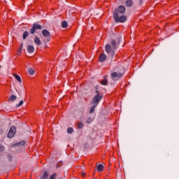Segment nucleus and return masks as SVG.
Masks as SVG:
<instances>
[{
	"instance_id": "f257e3e1",
	"label": "nucleus",
	"mask_w": 179,
	"mask_h": 179,
	"mask_svg": "<svg viewBox=\"0 0 179 179\" xmlns=\"http://www.w3.org/2000/svg\"><path fill=\"white\" fill-rule=\"evenodd\" d=\"M110 44L106 45L105 49L108 57L113 58L114 55H115V50H117V42L115 40H112Z\"/></svg>"
},
{
	"instance_id": "f03ea898",
	"label": "nucleus",
	"mask_w": 179,
	"mask_h": 179,
	"mask_svg": "<svg viewBox=\"0 0 179 179\" xmlns=\"http://www.w3.org/2000/svg\"><path fill=\"white\" fill-rule=\"evenodd\" d=\"M113 17L117 23H124L127 21V16L120 15L117 11L113 13Z\"/></svg>"
},
{
	"instance_id": "7ed1b4c3",
	"label": "nucleus",
	"mask_w": 179,
	"mask_h": 179,
	"mask_svg": "<svg viewBox=\"0 0 179 179\" xmlns=\"http://www.w3.org/2000/svg\"><path fill=\"white\" fill-rule=\"evenodd\" d=\"M96 94L92 99V103L95 106H98L100 101L103 99V96L100 95V92L96 91Z\"/></svg>"
},
{
	"instance_id": "20e7f679",
	"label": "nucleus",
	"mask_w": 179,
	"mask_h": 179,
	"mask_svg": "<svg viewBox=\"0 0 179 179\" xmlns=\"http://www.w3.org/2000/svg\"><path fill=\"white\" fill-rule=\"evenodd\" d=\"M42 34L43 37H45L44 38L45 43H48V41H51V34L47 29H43L42 31Z\"/></svg>"
},
{
	"instance_id": "39448f33",
	"label": "nucleus",
	"mask_w": 179,
	"mask_h": 179,
	"mask_svg": "<svg viewBox=\"0 0 179 179\" xmlns=\"http://www.w3.org/2000/svg\"><path fill=\"white\" fill-rule=\"evenodd\" d=\"M122 76V73L120 72L111 73V78L113 80H118L119 79H121Z\"/></svg>"
},
{
	"instance_id": "423d86ee",
	"label": "nucleus",
	"mask_w": 179,
	"mask_h": 179,
	"mask_svg": "<svg viewBox=\"0 0 179 179\" xmlns=\"http://www.w3.org/2000/svg\"><path fill=\"white\" fill-rule=\"evenodd\" d=\"M41 29H43L41 25H40L37 23H35L33 24V27H31V29L30 30V33H31V34H34V32L36 31V30H41Z\"/></svg>"
},
{
	"instance_id": "0eeeda50",
	"label": "nucleus",
	"mask_w": 179,
	"mask_h": 179,
	"mask_svg": "<svg viewBox=\"0 0 179 179\" xmlns=\"http://www.w3.org/2000/svg\"><path fill=\"white\" fill-rule=\"evenodd\" d=\"M16 134V127L15 126H12L8 131L7 135L8 138H13L15 134Z\"/></svg>"
},
{
	"instance_id": "6e6552de",
	"label": "nucleus",
	"mask_w": 179,
	"mask_h": 179,
	"mask_svg": "<svg viewBox=\"0 0 179 179\" xmlns=\"http://www.w3.org/2000/svg\"><path fill=\"white\" fill-rule=\"evenodd\" d=\"M114 12H117L119 15L120 13L122 15L125 13V7L124 6H120Z\"/></svg>"
},
{
	"instance_id": "1a4fd4ad",
	"label": "nucleus",
	"mask_w": 179,
	"mask_h": 179,
	"mask_svg": "<svg viewBox=\"0 0 179 179\" xmlns=\"http://www.w3.org/2000/svg\"><path fill=\"white\" fill-rule=\"evenodd\" d=\"M106 59H107V55H106V54L102 53L101 55H100V56H99L100 62H104V61H106Z\"/></svg>"
},
{
	"instance_id": "9d476101",
	"label": "nucleus",
	"mask_w": 179,
	"mask_h": 179,
	"mask_svg": "<svg viewBox=\"0 0 179 179\" xmlns=\"http://www.w3.org/2000/svg\"><path fill=\"white\" fill-rule=\"evenodd\" d=\"M27 52L29 54H32V52H34V47L33 45H28L27 46Z\"/></svg>"
},
{
	"instance_id": "9b49d317",
	"label": "nucleus",
	"mask_w": 179,
	"mask_h": 179,
	"mask_svg": "<svg viewBox=\"0 0 179 179\" xmlns=\"http://www.w3.org/2000/svg\"><path fill=\"white\" fill-rule=\"evenodd\" d=\"M13 76L15 79L17 80V82H19L20 83H22V78H20L19 75H17V73H14Z\"/></svg>"
},
{
	"instance_id": "f8f14e48",
	"label": "nucleus",
	"mask_w": 179,
	"mask_h": 179,
	"mask_svg": "<svg viewBox=\"0 0 179 179\" xmlns=\"http://www.w3.org/2000/svg\"><path fill=\"white\" fill-rule=\"evenodd\" d=\"M96 170H97V171H104V166H103L102 164H99L96 166Z\"/></svg>"
},
{
	"instance_id": "ddd939ff",
	"label": "nucleus",
	"mask_w": 179,
	"mask_h": 179,
	"mask_svg": "<svg viewBox=\"0 0 179 179\" xmlns=\"http://www.w3.org/2000/svg\"><path fill=\"white\" fill-rule=\"evenodd\" d=\"M48 178V173L45 171L43 174L41 176V179H47Z\"/></svg>"
},
{
	"instance_id": "4468645a",
	"label": "nucleus",
	"mask_w": 179,
	"mask_h": 179,
	"mask_svg": "<svg viewBox=\"0 0 179 179\" xmlns=\"http://www.w3.org/2000/svg\"><path fill=\"white\" fill-rule=\"evenodd\" d=\"M35 44H37V45H40L41 44V41H40V38L38 37H36L34 39Z\"/></svg>"
},
{
	"instance_id": "2eb2a0df",
	"label": "nucleus",
	"mask_w": 179,
	"mask_h": 179,
	"mask_svg": "<svg viewBox=\"0 0 179 179\" xmlns=\"http://www.w3.org/2000/svg\"><path fill=\"white\" fill-rule=\"evenodd\" d=\"M62 27H63V29H66V27H68V22H66V21H63L62 22Z\"/></svg>"
},
{
	"instance_id": "dca6fc26",
	"label": "nucleus",
	"mask_w": 179,
	"mask_h": 179,
	"mask_svg": "<svg viewBox=\"0 0 179 179\" xmlns=\"http://www.w3.org/2000/svg\"><path fill=\"white\" fill-rule=\"evenodd\" d=\"M28 36H29V32L25 31L23 33V40H26V38H27Z\"/></svg>"
},
{
	"instance_id": "f3484780",
	"label": "nucleus",
	"mask_w": 179,
	"mask_h": 179,
	"mask_svg": "<svg viewBox=\"0 0 179 179\" xmlns=\"http://www.w3.org/2000/svg\"><path fill=\"white\" fill-rule=\"evenodd\" d=\"M28 73H29V75H34L35 71L32 68H29L28 69Z\"/></svg>"
},
{
	"instance_id": "a211bd4d",
	"label": "nucleus",
	"mask_w": 179,
	"mask_h": 179,
	"mask_svg": "<svg viewBox=\"0 0 179 179\" xmlns=\"http://www.w3.org/2000/svg\"><path fill=\"white\" fill-rule=\"evenodd\" d=\"M17 97L15 95H11L9 98L10 101H15Z\"/></svg>"
},
{
	"instance_id": "6ab92c4d",
	"label": "nucleus",
	"mask_w": 179,
	"mask_h": 179,
	"mask_svg": "<svg viewBox=\"0 0 179 179\" xmlns=\"http://www.w3.org/2000/svg\"><path fill=\"white\" fill-rule=\"evenodd\" d=\"M96 107H97V106H96V105L94 104V105L90 108V114H92V113H94V109L96 108Z\"/></svg>"
},
{
	"instance_id": "aec40b11",
	"label": "nucleus",
	"mask_w": 179,
	"mask_h": 179,
	"mask_svg": "<svg viewBox=\"0 0 179 179\" xmlns=\"http://www.w3.org/2000/svg\"><path fill=\"white\" fill-rule=\"evenodd\" d=\"M83 127H85V125L82 122H79L77 124V128H78V129H82V128H83Z\"/></svg>"
},
{
	"instance_id": "412c9836",
	"label": "nucleus",
	"mask_w": 179,
	"mask_h": 179,
	"mask_svg": "<svg viewBox=\"0 0 179 179\" xmlns=\"http://www.w3.org/2000/svg\"><path fill=\"white\" fill-rule=\"evenodd\" d=\"M24 141H22L18 143L14 144V146H24Z\"/></svg>"
},
{
	"instance_id": "4be33fe9",
	"label": "nucleus",
	"mask_w": 179,
	"mask_h": 179,
	"mask_svg": "<svg viewBox=\"0 0 179 179\" xmlns=\"http://www.w3.org/2000/svg\"><path fill=\"white\" fill-rule=\"evenodd\" d=\"M126 5H127V6H132V0H127Z\"/></svg>"
},
{
	"instance_id": "5701e85b",
	"label": "nucleus",
	"mask_w": 179,
	"mask_h": 179,
	"mask_svg": "<svg viewBox=\"0 0 179 179\" xmlns=\"http://www.w3.org/2000/svg\"><path fill=\"white\" fill-rule=\"evenodd\" d=\"M72 132H73V128L72 127H69L67 129V134H72Z\"/></svg>"
},
{
	"instance_id": "b1692460",
	"label": "nucleus",
	"mask_w": 179,
	"mask_h": 179,
	"mask_svg": "<svg viewBox=\"0 0 179 179\" xmlns=\"http://www.w3.org/2000/svg\"><path fill=\"white\" fill-rule=\"evenodd\" d=\"M107 83H108V82L107 81V79H106V78L101 81V85H103L104 86H106V85H107Z\"/></svg>"
},
{
	"instance_id": "393cba45",
	"label": "nucleus",
	"mask_w": 179,
	"mask_h": 179,
	"mask_svg": "<svg viewBox=\"0 0 179 179\" xmlns=\"http://www.w3.org/2000/svg\"><path fill=\"white\" fill-rule=\"evenodd\" d=\"M55 177H57V173H54L53 175L50 176L49 179H55Z\"/></svg>"
},
{
	"instance_id": "a878e982",
	"label": "nucleus",
	"mask_w": 179,
	"mask_h": 179,
	"mask_svg": "<svg viewBox=\"0 0 179 179\" xmlns=\"http://www.w3.org/2000/svg\"><path fill=\"white\" fill-rule=\"evenodd\" d=\"M92 121H93V119H92L91 117H89L87 120V124H90V122H92Z\"/></svg>"
},
{
	"instance_id": "bb28decb",
	"label": "nucleus",
	"mask_w": 179,
	"mask_h": 179,
	"mask_svg": "<svg viewBox=\"0 0 179 179\" xmlns=\"http://www.w3.org/2000/svg\"><path fill=\"white\" fill-rule=\"evenodd\" d=\"M23 105V101H20L19 104L17 105V107H20V106Z\"/></svg>"
},
{
	"instance_id": "cd10ccee",
	"label": "nucleus",
	"mask_w": 179,
	"mask_h": 179,
	"mask_svg": "<svg viewBox=\"0 0 179 179\" xmlns=\"http://www.w3.org/2000/svg\"><path fill=\"white\" fill-rule=\"evenodd\" d=\"M3 146L0 145V152H3Z\"/></svg>"
},
{
	"instance_id": "c85d7f7f",
	"label": "nucleus",
	"mask_w": 179,
	"mask_h": 179,
	"mask_svg": "<svg viewBox=\"0 0 179 179\" xmlns=\"http://www.w3.org/2000/svg\"><path fill=\"white\" fill-rule=\"evenodd\" d=\"M86 176V174H85V173H82V177H85Z\"/></svg>"
},
{
	"instance_id": "c756f323",
	"label": "nucleus",
	"mask_w": 179,
	"mask_h": 179,
	"mask_svg": "<svg viewBox=\"0 0 179 179\" xmlns=\"http://www.w3.org/2000/svg\"><path fill=\"white\" fill-rule=\"evenodd\" d=\"M0 68H1V66H0Z\"/></svg>"
}]
</instances>
